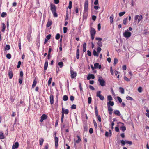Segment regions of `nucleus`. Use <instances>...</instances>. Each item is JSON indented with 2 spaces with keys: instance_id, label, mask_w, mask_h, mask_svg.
<instances>
[{
  "instance_id": "obj_48",
  "label": "nucleus",
  "mask_w": 149,
  "mask_h": 149,
  "mask_svg": "<svg viewBox=\"0 0 149 149\" xmlns=\"http://www.w3.org/2000/svg\"><path fill=\"white\" fill-rule=\"evenodd\" d=\"M125 142L126 143L129 144L130 145H132V142L131 141L125 140Z\"/></svg>"
},
{
  "instance_id": "obj_63",
  "label": "nucleus",
  "mask_w": 149,
  "mask_h": 149,
  "mask_svg": "<svg viewBox=\"0 0 149 149\" xmlns=\"http://www.w3.org/2000/svg\"><path fill=\"white\" fill-rule=\"evenodd\" d=\"M146 111L147 113H146V115L149 118V110L147 109L146 110Z\"/></svg>"
},
{
  "instance_id": "obj_1",
  "label": "nucleus",
  "mask_w": 149,
  "mask_h": 149,
  "mask_svg": "<svg viewBox=\"0 0 149 149\" xmlns=\"http://www.w3.org/2000/svg\"><path fill=\"white\" fill-rule=\"evenodd\" d=\"M50 7L51 10L53 13L54 17H58V15L56 12L55 6L53 4L51 3L50 4Z\"/></svg>"
},
{
  "instance_id": "obj_28",
  "label": "nucleus",
  "mask_w": 149,
  "mask_h": 149,
  "mask_svg": "<svg viewBox=\"0 0 149 149\" xmlns=\"http://www.w3.org/2000/svg\"><path fill=\"white\" fill-rule=\"evenodd\" d=\"M58 65L59 66L60 68H62L63 65V62L61 61L58 63Z\"/></svg>"
},
{
  "instance_id": "obj_24",
  "label": "nucleus",
  "mask_w": 149,
  "mask_h": 149,
  "mask_svg": "<svg viewBox=\"0 0 149 149\" xmlns=\"http://www.w3.org/2000/svg\"><path fill=\"white\" fill-rule=\"evenodd\" d=\"M10 49V46L8 45H7L4 48V50H8Z\"/></svg>"
},
{
  "instance_id": "obj_31",
  "label": "nucleus",
  "mask_w": 149,
  "mask_h": 149,
  "mask_svg": "<svg viewBox=\"0 0 149 149\" xmlns=\"http://www.w3.org/2000/svg\"><path fill=\"white\" fill-rule=\"evenodd\" d=\"M68 97L66 95H64L63 97V100L64 101H66L68 100Z\"/></svg>"
},
{
  "instance_id": "obj_61",
  "label": "nucleus",
  "mask_w": 149,
  "mask_h": 149,
  "mask_svg": "<svg viewBox=\"0 0 149 149\" xmlns=\"http://www.w3.org/2000/svg\"><path fill=\"white\" fill-rule=\"evenodd\" d=\"M95 39L97 40H98L99 41H101L102 40V39L101 38H99V37H96L95 38Z\"/></svg>"
},
{
  "instance_id": "obj_18",
  "label": "nucleus",
  "mask_w": 149,
  "mask_h": 149,
  "mask_svg": "<svg viewBox=\"0 0 149 149\" xmlns=\"http://www.w3.org/2000/svg\"><path fill=\"white\" fill-rule=\"evenodd\" d=\"M114 105V103L113 101H109L107 103V107H108L109 106H113Z\"/></svg>"
},
{
  "instance_id": "obj_11",
  "label": "nucleus",
  "mask_w": 149,
  "mask_h": 149,
  "mask_svg": "<svg viewBox=\"0 0 149 149\" xmlns=\"http://www.w3.org/2000/svg\"><path fill=\"white\" fill-rule=\"evenodd\" d=\"M71 77L73 79L75 78L77 75L76 72H74L73 70H71Z\"/></svg>"
},
{
  "instance_id": "obj_62",
  "label": "nucleus",
  "mask_w": 149,
  "mask_h": 149,
  "mask_svg": "<svg viewBox=\"0 0 149 149\" xmlns=\"http://www.w3.org/2000/svg\"><path fill=\"white\" fill-rule=\"evenodd\" d=\"M87 54L88 55V56H91V52L90 51L88 50L87 51Z\"/></svg>"
},
{
  "instance_id": "obj_14",
  "label": "nucleus",
  "mask_w": 149,
  "mask_h": 149,
  "mask_svg": "<svg viewBox=\"0 0 149 149\" xmlns=\"http://www.w3.org/2000/svg\"><path fill=\"white\" fill-rule=\"evenodd\" d=\"M50 104L52 105L54 103V96L53 95L51 94H50Z\"/></svg>"
},
{
  "instance_id": "obj_54",
  "label": "nucleus",
  "mask_w": 149,
  "mask_h": 149,
  "mask_svg": "<svg viewBox=\"0 0 149 149\" xmlns=\"http://www.w3.org/2000/svg\"><path fill=\"white\" fill-rule=\"evenodd\" d=\"M92 101V98L91 97H89L88 98V103L89 104L91 103Z\"/></svg>"
},
{
  "instance_id": "obj_42",
  "label": "nucleus",
  "mask_w": 149,
  "mask_h": 149,
  "mask_svg": "<svg viewBox=\"0 0 149 149\" xmlns=\"http://www.w3.org/2000/svg\"><path fill=\"white\" fill-rule=\"evenodd\" d=\"M72 2L71 1H70L69 2V5L68 6L69 9H71L72 8Z\"/></svg>"
},
{
  "instance_id": "obj_27",
  "label": "nucleus",
  "mask_w": 149,
  "mask_h": 149,
  "mask_svg": "<svg viewBox=\"0 0 149 149\" xmlns=\"http://www.w3.org/2000/svg\"><path fill=\"white\" fill-rule=\"evenodd\" d=\"M114 113L116 115L118 116H120V112L118 110H115L114 111Z\"/></svg>"
},
{
  "instance_id": "obj_53",
  "label": "nucleus",
  "mask_w": 149,
  "mask_h": 149,
  "mask_svg": "<svg viewBox=\"0 0 149 149\" xmlns=\"http://www.w3.org/2000/svg\"><path fill=\"white\" fill-rule=\"evenodd\" d=\"M138 91L139 93H141L142 91V88L141 87H139L138 89Z\"/></svg>"
},
{
  "instance_id": "obj_35",
  "label": "nucleus",
  "mask_w": 149,
  "mask_h": 149,
  "mask_svg": "<svg viewBox=\"0 0 149 149\" xmlns=\"http://www.w3.org/2000/svg\"><path fill=\"white\" fill-rule=\"evenodd\" d=\"M84 131V132H87L88 130V127L86 125H85L83 126Z\"/></svg>"
},
{
  "instance_id": "obj_5",
  "label": "nucleus",
  "mask_w": 149,
  "mask_h": 149,
  "mask_svg": "<svg viewBox=\"0 0 149 149\" xmlns=\"http://www.w3.org/2000/svg\"><path fill=\"white\" fill-rule=\"evenodd\" d=\"M101 93V92L100 91H97L96 93V96L98 97L101 100H103L104 98L103 96L100 94Z\"/></svg>"
},
{
  "instance_id": "obj_64",
  "label": "nucleus",
  "mask_w": 149,
  "mask_h": 149,
  "mask_svg": "<svg viewBox=\"0 0 149 149\" xmlns=\"http://www.w3.org/2000/svg\"><path fill=\"white\" fill-rule=\"evenodd\" d=\"M49 145L48 143H46L44 149H48Z\"/></svg>"
},
{
  "instance_id": "obj_51",
  "label": "nucleus",
  "mask_w": 149,
  "mask_h": 149,
  "mask_svg": "<svg viewBox=\"0 0 149 149\" xmlns=\"http://www.w3.org/2000/svg\"><path fill=\"white\" fill-rule=\"evenodd\" d=\"M52 80V78L51 77L49 79L48 81V86H49L51 84V83Z\"/></svg>"
},
{
  "instance_id": "obj_47",
  "label": "nucleus",
  "mask_w": 149,
  "mask_h": 149,
  "mask_svg": "<svg viewBox=\"0 0 149 149\" xmlns=\"http://www.w3.org/2000/svg\"><path fill=\"white\" fill-rule=\"evenodd\" d=\"M125 12H120L119 13V16H120V17H121V16H123L125 13Z\"/></svg>"
},
{
  "instance_id": "obj_25",
  "label": "nucleus",
  "mask_w": 149,
  "mask_h": 149,
  "mask_svg": "<svg viewBox=\"0 0 149 149\" xmlns=\"http://www.w3.org/2000/svg\"><path fill=\"white\" fill-rule=\"evenodd\" d=\"M2 28L1 29V31L3 32H4L6 28V26L4 23H2Z\"/></svg>"
},
{
  "instance_id": "obj_2",
  "label": "nucleus",
  "mask_w": 149,
  "mask_h": 149,
  "mask_svg": "<svg viewBox=\"0 0 149 149\" xmlns=\"http://www.w3.org/2000/svg\"><path fill=\"white\" fill-rule=\"evenodd\" d=\"M98 81L100 85L102 86H104L106 85V82L103 78L101 77H99Z\"/></svg>"
},
{
  "instance_id": "obj_52",
  "label": "nucleus",
  "mask_w": 149,
  "mask_h": 149,
  "mask_svg": "<svg viewBox=\"0 0 149 149\" xmlns=\"http://www.w3.org/2000/svg\"><path fill=\"white\" fill-rule=\"evenodd\" d=\"M6 57L8 59H10L11 58V55L9 54H8L6 55Z\"/></svg>"
},
{
  "instance_id": "obj_21",
  "label": "nucleus",
  "mask_w": 149,
  "mask_h": 149,
  "mask_svg": "<svg viewBox=\"0 0 149 149\" xmlns=\"http://www.w3.org/2000/svg\"><path fill=\"white\" fill-rule=\"evenodd\" d=\"M19 146V143L18 142H17L15 143L14 145H13L12 147L14 148L15 149H17Z\"/></svg>"
},
{
  "instance_id": "obj_59",
  "label": "nucleus",
  "mask_w": 149,
  "mask_h": 149,
  "mask_svg": "<svg viewBox=\"0 0 149 149\" xmlns=\"http://www.w3.org/2000/svg\"><path fill=\"white\" fill-rule=\"evenodd\" d=\"M126 99L128 100H132L133 98L130 97L128 96L126 97Z\"/></svg>"
},
{
  "instance_id": "obj_39",
  "label": "nucleus",
  "mask_w": 149,
  "mask_h": 149,
  "mask_svg": "<svg viewBox=\"0 0 149 149\" xmlns=\"http://www.w3.org/2000/svg\"><path fill=\"white\" fill-rule=\"evenodd\" d=\"M60 34L59 33H57L55 37V39L56 40H58L60 38Z\"/></svg>"
},
{
  "instance_id": "obj_29",
  "label": "nucleus",
  "mask_w": 149,
  "mask_h": 149,
  "mask_svg": "<svg viewBox=\"0 0 149 149\" xmlns=\"http://www.w3.org/2000/svg\"><path fill=\"white\" fill-rule=\"evenodd\" d=\"M119 89L120 90V92L122 94H123L124 93V89L123 88L120 87L119 88Z\"/></svg>"
},
{
  "instance_id": "obj_15",
  "label": "nucleus",
  "mask_w": 149,
  "mask_h": 149,
  "mask_svg": "<svg viewBox=\"0 0 149 149\" xmlns=\"http://www.w3.org/2000/svg\"><path fill=\"white\" fill-rule=\"evenodd\" d=\"M48 62L47 60H45V63L44 64V71L45 72V70L46 71V70H47V67H48Z\"/></svg>"
},
{
  "instance_id": "obj_50",
  "label": "nucleus",
  "mask_w": 149,
  "mask_h": 149,
  "mask_svg": "<svg viewBox=\"0 0 149 149\" xmlns=\"http://www.w3.org/2000/svg\"><path fill=\"white\" fill-rule=\"evenodd\" d=\"M23 80V78H19V82L20 84H21L22 83V81Z\"/></svg>"
},
{
  "instance_id": "obj_45",
  "label": "nucleus",
  "mask_w": 149,
  "mask_h": 149,
  "mask_svg": "<svg viewBox=\"0 0 149 149\" xmlns=\"http://www.w3.org/2000/svg\"><path fill=\"white\" fill-rule=\"evenodd\" d=\"M71 108L72 109H76V105L75 104H73L71 106Z\"/></svg>"
},
{
  "instance_id": "obj_37",
  "label": "nucleus",
  "mask_w": 149,
  "mask_h": 149,
  "mask_svg": "<svg viewBox=\"0 0 149 149\" xmlns=\"http://www.w3.org/2000/svg\"><path fill=\"white\" fill-rule=\"evenodd\" d=\"M96 117H97V118L98 120V121L100 122H101V119L100 117V115H98V114H97V115L96 116L95 115Z\"/></svg>"
},
{
  "instance_id": "obj_34",
  "label": "nucleus",
  "mask_w": 149,
  "mask_h": 149,
  "mask_svg": "<svg viewBox=\"0 0 149 149\" xmlns=\"http://www.w3.org/2000/svg\"><path fill=\"white\" fill-rule=\"evenodd\" d=\"M77 137L78 139L77 140H76V143H78L81 141V139L80 137V136H79L77 135Z\"/></svg>"
},
{
  "instance_id": "obj_49",
  "label": "nucleus",
  "mask_w": 149,
  "mask_h": 149,
  "mask_svg": "<svg viewBox=\"0 0 149 149\" xmlns=\"http://www.w3.org/2000/svg\"><path fill=\"white\" fill-rule=\"evenodd\" d=\"M121 129L123 132H124L126 130V128L125 127L123 126L121 127Z\"/></svg>"
},
{
  "instance_id": "obj_4",
  "label": "nucleus",
  "mask_w": 149,
  "mask_h": 149,
  "mask_svg": "<svg viewBox=\"0 0 149 149\" xmlns=\"http://www.w3.org/2000/svg\"><path fill=\"white\" fill-rule=\"evenodd\" d=\"M128 30L127 29L125 30L124 33H123V35L124 37L126 38H128L131 35V33L128 31Z\"/></svg>"
},
{
  "instance_id": "obj_12",
  "label": "nucleus",
  "mask_w": 149,
  "mask_h": 149,
  "mask_svg": "<svg viewBox=\"0 0 149 149\" xmlns=\"http://www.w3.org/2000/svg\"><path fill=\"white\" fill-rule=\"evenodd\" d=\"M61 113H63L64 114L67 115L69 113V110L68 109H64L63 107L62 108Z\"/></svg>"
},
{
  "instance_id": "obj_22",
  "label": "nucleus",
  "mask_w": 149,
  "mask_h": 149,
  "mask_svg": "<svg viewBox=\"0 0 149 149\" xmlns=\"http://www.w3.org/2000/svg\"><path fill=\"white\" fill-rule=\"evenodd\" d=\"M5 137L3 135V132L2 131L0 132V139H4Z\"/></svg>"
},
{
  "instance_id": "obj_23",
  "label": "nucleus",
  "mask_w": 149,
  "mask_h": 149,
  "mask_svg": "<svg viewBox=\"0 0 149 149\" xmlns=\"http://www.w3.org/2000/svg\"><path fill=\"white\" fill-rule=\"evenodd\" d=\"M79 50H77L76 51V58L77 59L79 58Z\"/></svg>"
},
{
  "instance_id": "obj_36",
  "label": "nucleus",
  "mask_w": 149,
  "mask_h": 149,
  "mask_svg": "<svg viewBox=\"0 0 149 149\" xmlns=\"http://www.w3.org/2000/svg\"><path fill=\"white\" fill-rule=\"evenodd\" d=\"M78 6H76L74 8V10L76 13L77 14L79 12V9H78Z\"/></svg>"
},
{
  "instance_id": "obj_56",
  "label": "nucleus",
  "mask_w": 149,
  "mask_h": 149,
  "mask_svg": "<svg viewBox=\"0 0 149 149\" xmlns=\"http://www.w3.org/2000/svg\"><path fill=\"white\" fill-rule=\"evenodd\" d=\"M101 50L102 49L100 47H97V53H99L100 52Z\"/></svg>"
},
{
  "instance_id": "obj_58",
  "label": "nucleus",
  "mask_w": 149,
  "mask_h": 149,
  "mask_svg": "<svg viewBox=\"0 0 149 149\" xmlns=\"http://www.w3.org/2000/svg\"><path fill=\"white\" fill-rule=\"evenodd\" d=\"M63 33H65L67 32V28L66 27H64L63 28Z\"/></svg>"
},
{
  "instance_id": "obj_26",
  "label": "nucleus",
  "mask_w": 149,
  "mask_h": 149,
  "mask_svg": "<svg viewBox=\"0 0 149 149\" xmlns=\"http://www.w3.org/2000/svg\"><path fill=\"white\" fill-rule=\"evenodd\" d=\"M95 115L97 116V114H98V110L97 106L95 107Z\"/></svg>"
},
{
  "instance_id": "obj_3",
  "label": "nucleus",
  "mask_w": 149,
  "mask_h": 149,
  "mask_svg": "<svg viewBox=\"0 0 149 149\" xmlns=\"http://www.w3.org/2000/svg\"><path fill=\"white\" fill-rule=\"evenodd\" d=\"M88 0H86L84 4V13H87L88 10Z\"/></svg>"
},
{
  "instance_id": "obj_32",
  "label": "nucleus",
  "mask_w": 149,
  "mask_h": 149,
  "mask_svg": "<svg viewBox=\"0 0 149 149\" xmlns=\"http://www.w3.org/2000/svg\"><path fill=\"white\" fill-rule=\"evenodd\" d=\"M36 83H37L36 81L35 80H34L33 81V84L32 85V88H34L35 87V86L36 84Z\"/></svg>"
},
{
  "instance_id": "obj_46",
  "label": "nucleus",
  "mask_w": 149,
  "mask_h": 149,
  "mask_svg": "<svg viewBox=\"0 0 149 149\" xmlns=\"http://www.w3.org/2000/svg\"><path fill=\"white\" fill-rule=\"evenodd\" d=\"M97 44L100 47H102V43L101 41H98Z\"/></svg>"
},
{
  "instance_id": "obj_8",
  "label": "nucleus",
  "mask_w": 149,
  "mask_h": 149,
  "mask_svg": "<svg viewBox=\"0 0 149 149\" xmlns=\"http://www.w3.org/2000/svg\"><path fill=\"white\" fill-rule=\"evenodd\" d=\"M96 33V31L94 28L91 27L90 28V33L91 35H95Z\"/></svg>"
},
{
  "instance_id": "obj_55",
  "label": "nucleus",
  "mask_w": 149,
  "mask_h": 149,
  "mask_svg": "<svg viewBox=\"0 0 149 149\" xmlns=\"http://www.w3.org/2000/svg\"><path fill=\"white\" fill-rule=\"evenodd\" d=\"M121 143L122 146H123L126 144L125 141L122 140L121 141Z\"/></svg>"
},
{
  "instance_id": "obj_7",
  "label": "nucleus",
  "mask_w": 149,
  "mask_h": 149,
  "mask_svg": "<svg viewBox=\"0 0 149 149\" xmlns=\"http://www.w3.org/2000/svg\"><path fill=\"white\" fill-rule=\"evenodd\" d=\"M8 75L10 79H11L13 76V73L11 68H9L8 70Z\"/></svg>"
},
{
  "instance_id": "obj_13",
  "label": "nucleus",
  "mask_w": 149,
  "mask_h": 149,
  "mask_svg": "<svg viewBox=\"0 0 149 149\" xmlns=\"http://www.w3.org/2000/svg\"><path fill=\"white\" fill-rule=\"evenodd\" d=\"M94 68L95 69L99 68L100 69L101 68V65H99V63H96L94 64Z\"/></svg>"
},
{
  "instance_id": "obj_30",
  "label": "nucleus",
  "mask_w": 149,
  "mask_h": 149,
  "mask_svg": "<svg viewBox=\"0 0 149 149\" xmlns=\"http://www.w3.org/2000/svg\"><path fill=\"white\" fill-rule=\"evenodd\" d=\"M93 55L94 56H98L99 55L98 53L96 52V50L95 49L93 50Z\"/></svg>"
},
{
  "instance_id": "obj_19",
  "label": "nucleus",
  "mask_w": 149,
  "mask_h": 149,
  "mask_svg": "<svg viewBox=\"0 0 149 149\" xmlns=\"http://www.w3.org/2000/svg\"><path fill=\"white\" fill-rule=\"evenodd\" d=\"M109 111V113L110 115H111L112 113V111H113V109L112 108L110 107V106H109L107 107Z\"/></svg>"
},
{
  "instance_id": "obj_40",
  "label": "nucleus",
  "mask_w": 149,
  "mask_h": 149,
  "mask_svg": "<svg viewBox=\"0 0 149 149\" xmlns=\"http://www.w3.org/2000/svg\"><path fill=\"white\" fill-rule=\"evenodd\" d=\"M107 100L111 101L113 99L112 98L111 96V95H108L107 97Z\"/></svg>"
},
{
  "instance_id": "obj_44",
  "label": "nucleus",
  "mask_w": 149,
  "mask_h": 149,
  "mask_svg": "<svg viewBox=\"0 0 149 149\" xmlns=\"http://www.w3.org/2000/svg\"><path fill=\"white\" fill-rule=\"evenodd\" d=\"M124 79L125 81L127 82L129 81H130V79L127 78L125 76L124 77Z\"/></svg>"
},
{
  "instance_id": "obj_33",
  "label": "nucleus",
  "mask_w": 149,
  "mask_h": 149,
  "mask_svg": "<svg viewBox=\"0 0 149 149\" xmlns=\"http://www.w3.org/2000/svg\"><path fill=\"white\" fill-rule=\"evenodd\" d=\"M113 15H112L110 17V20L111 23H112L113 22Z\"/></svg>"
},
{
  "instance_id": "obj_20",
  "label": "nucleus",
  "mask_w": 149,
  "mask_h": 149,
  "mask_svg": "<svg viewBox=\"0 0 149 149\" xmlns=\"http://www.w3.org/2000/svg\"><path fill=\"white\" fill-rule=\"evenodd\" d=\"M44 141V140L43 138H41L39 139V145L40 146H41L42 145Z\"/></svg>"
},
{
  "instance_id": "obj_10",
  "label": "nucleus",
  "mask_w": 149,
  "mask_h": 149,
  "mask_svg": "<svg viewBox=\"0 0 149 149\" xmlns=\"http://www.w3.org/2000/svg\"><path fill=\"white\" fill-rule=\"evenodd\" d=\"M55 140V146L56 149H57V148L58 146V137L55 136L54 138Z\"/></svg>"
},
{
  "instance_id": "obj_41",
  "label": "nucleus",
  "mask_w": 149,
  "mask_h": 149,
  "mask_svg": "<svg viewBox=\"0 0 149 149\" xmlns=\"http://www.w3.org/2000/svg\"><path fill=\"white\" fill-rule=\"evenodd\" d=\"M127 17L125 18L123 20V24L124 25H126L127 23Z\"/></svg>"
},
{
  "instance_id": "obj_17",
  "label": "nucleus",
  "mask_w": 149,
  "mask_h": 149,
  "mask_svg": "<svg viewBox=\"0 0 149 149\" xmlns=\"http://www.w3.org/2000/svg\"><path fill=\"white\" fill-rule=\"evenodd\" d=\"M52 22L51 20H49L46 24V27L47 28L50 27L52 24Z\"/></svg>"
},
{
  "instance_id": "obj_60",
  "label": "nucleus",
  "mask_w": 149,
  "mask_h": 149,
  "mask_svg": "<svg viewBox=\"0 0 149 149\" xmlns=\"http://www.w3.org/2000/svg\"><path fill=\"white\" fill-rule=\"evenodd\" d=\"M23 72L22 71H21L20 72V78H23Z\"/></svg>"
},
{
  "instance_id": "obj_16",
  "label": "nucleus",
  "mask_w": 149,
  "mask_h": 149,
  "mask_svg": "<svg viewBox=\"0 0 149 149\" xmlns=\"http://www.w3.org/2000/svg\"><path fill=\"white\" fill-rule=\"evenodd\" d=\"M91 78L93 79L95 78V76L94 74H89L87 77V79L88 80H90Z\"/></svg>"
},
{
  "instance_id": "obj_57",
  "label": "nucleus",
  "mask_w": 149,
  "mask_h": 149,
  "mask_svg": "<svg viewBox=\"0 0 149 149\" xmlns=\"http://www.w3.org/2000/svg\"><path fill=\"white\" fill-rule=\"evenodd\" d=\"M117 99L120 103H121L122 102V99L119 96L117 97Z\"/></svg>"
},
{
  "instance_id": "obj_9",
  "label": "nucleus",
  "mask_w": 149,
  "mask_h": 149,
  "mask_svg": "<svg viewBox=\"0 0 149 149\" xmlns=\"http://www.w3.org/2000/svg\"><path fill=\"white\" fill-rule=\"evenodd\" d=\"M47 116L45 114H43L40 117V121L41 122H42L44 120L46 119L47 118Z\"/></svg>"
},
{
  "instance_id": "obj_38",
  "label": "nucleus",
  "mask_w": 149,
  "mask_h": 149,
  "mask_svg": "<svg viewBox=\"0 0 149 149\" xmlns=\"http://www.w3.org/2000/svg\"><path fill=\"white\" fill-rule=\"evenodd\" d=\"M143 18L142 15H140L138 17V23L140 22L142 19Z\"/></svg>"
},
{
  "instance_id": "obj_6",
  "label": "nucleus",
  "mask_w": 149,
  "mask_h": 149,
  "mask_svg": "<svg viewBox=\"0 0 149 149\" xmlns=\"http://www.w3.org/2000/svg\"><path fill=\"white\" fill-rule=\"evenodd\" d=\"M28 33L27 34V38L28 39H30L31 35L32 32V28L31 26L28 29Z\"/></svg>"
},
{
  "instance_id": "obj_43",
  "label": "nucleus",
  "mask_w": 149,
  "mask_h": 149,
  "mask_svg": "<svg viewBox=\"0 0 149 149\" xmlns=\"http://www.w3.org/2000/svg\"><path fill=\"white\" fill-rule=\"evenodd\" d=\"M7 15V14L6 12H3L1 14V17L3 18L5 16Z\"/></svg>"
}]
</instances>
